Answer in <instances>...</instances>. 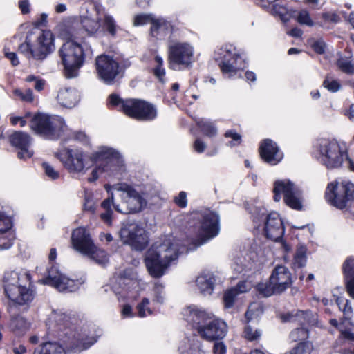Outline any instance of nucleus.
<instances>
[{
	"label": "nucleus",
	"mask_w": 354,
	"mask_h": 354,
	"mask_svg": "<svg viewBox=\"0 0 354 354\" xmlns=\"http://www.w3.org/2000/svg\"><path fill=\"white\" fill-rule=\"evenodd\" d=\"M61 104L63 106L71 108L77 103L76 97L72 92L66 91L60 95Z\"/></svg>",
	"instance_id": "obj_44"
},
{
	"label": "nucleus",
	"mask_w": 354,
	"mask_h": 354,
	"mask_svg": "<svg viewBox=\"0 0 354 354\" xmlns=\"http://www.w3.org/2000/svg\"><path fill=\"white\" fill-rule=\"evenodd\" d=\"M8 49L6 48H4L3 49L5 57L9 60H10L12 66H18L19 64V61L18 59L17 54L14 52H8Z\"/></svg>",
	"instance_id": "obj_57"
},
{
	"label": "nucleus",
	"mask_w": 354,
	"mask_h": 354,
	"mask_svg": "<svg viewBox=\"0 0 354 354\" xmlns=\"http://www.w3.org/2000/svg\"><path fill=\"white\" fill-rule=\"evenodd\" d=\"M176 257L172 255L166 256L163 260L158 251L149 249L146 252L144 262L149 275L158 279L164 275L165 270Z\"/></svg>",
	"instance_id": "obj_15"
},
{
	"label": "nucleus",
	"mask_w": 354,
	"mask_h": 354,
	"mask_svg": "<svg viewBox=\"0 0 354 354\" xmlns=\"http://www.w3.org/2000/svg\"><path fill=\"white\" fill-rule=\"evenodd\" d=\"M313 350V344L310 341L298 342L286 354H311Z\"/></svg>",
	"instance_id": "obj_36"
},
{
	"label": "nucleus",
	"mask_w": 354,
	"mask_h": 354,
	"mask_svg": "<svg viewBox=\"0 0 354 354\" xmlns=\"http://www.w3.org/2000/svg\"><path fill=\"white\" fill-rule=\"evenodd\" d=\"M194 59V48L188 43L176 42L168 48V67L171 70L189 68Z\"/></svg>",
	"instance_id": "obj_11"
},
{
	"label": "nucleus",
	"mask_w": 354,
	"mask_h": 354,
	"mask_svg": "<svg viewBox=\"0 0 354 354\" xmlns=\"http://www.w3.org/2000/svg\"><path fill=\"white\" fill-rule=\"evenodd\" d=\"M95 71L97 77L106 85L115 84L122 77L124 68L113 55L105 53L95 57Z\"/></svg>",
	"instance_id": "obj_6"
},
{
	"label": "nucleus",
	"mask_w": 354,
	"mask_h": 354,
	"mask_svg": "<svg viewBox=\"0 0 354 354\" xmlns=\"http://www.w3.org/2000/svg\"><path fill=\"white\" fill-rule=\"evenodd\" d=\"M10 328L17 335H23L30 328V323L24 317L17 315L10 319Z\"/></svg>",
	"instance_id": "obj_28"
},
{
	"label": "nucleus",
	"mask_w": 354,
	"mask_h": 354,
	"mask_svg": "<svg viewBox=\"0 0 354 354\" xmlns=\"http://www.w3.org/2000/svg\"><path fill=\"white\" fill-rule=\"evenodd\" d=\"M270 277L271 283H274L280 294L290 288L292 283V274L284 266H277Z\"/></svg>",
	"instance_id": "obj_24"
},
{
	"label": "nucleus",
	"mask_w": 354,
	"mask_h": 354,
	"mask_svg": "<svg viewBox=\"0 0 354 354\" xmlns=\"http://www.w3.org/2000/svg\"><path fill=\"white\" fill-rule=\"evenodd\" d=\"M317 149L324 165L328 169L339 168L342 165L346 151L341 149L339 142L335 139H319Z\"/></svg>",
	"instance_id": "obj_12"
},
{
	"label": "nucleus",
	"mask_w": 354,
	"mask_h": 354,
	"mask_svg": "<svg viewBox=\"0 0 354 354\" xmlns=\"http://www.w3.org/2000/svg\"><path fill=\"white\" fill-rule=\"evenodd\" d=\"M90 160L93 163L100 162V165L106 166L108 171H115L122 162L121 156L118 151L113 148L104 147L93 153Z\"/></svg>",
	"instance_id": "obj_19"
},
{
	"label": "nucleus",
	"mask_w": 354,
	"mask_h": 354,
	"mask_svg": "<svg viewBox=\"0 0 354 354\" xmlns=\"http://www.w3.org/2000/svg\"><path fill=\"white\" fill-rule=\"evenodd\" d=\"M71 241L73 248L83 254L91 252L95 245L89 233L84 227H82L73 231Z\"/></svg>",
	"instance_id": "obj_22"
},
{
	"label": "nucleus",
	"mask_w": 354,
	"mask_h": 354,
	"mask_svg": "<svg viewBox=\"0 0 354 354\" xmlns=\"http://www.w3.org/2000/svg\"><path fill=\"white\" fill-rule=\"evenodd\" d=\"M44 284L57 288L59 291L74 292L79 288L78 281L69 279L52 265L47 270V275L42 279Z\"/></svg>",
	"instance_id": "obj_16"
},
{
	"label": "nucleus",
	"mask_w": 354,
	"mask_h": 354,
	"mask_svg": "<svg viewBox=\"0 0 354 354\" xmlns=\"http://www.w3.org/2000/svg\"><path fill=\"white\" fill-rule=\"evenodd\" d=\"M41 166L46 176L50 180H55L59 178V172L56 171L49 163L44 162Z\"/></svg>",
	"instance_id": "obj_51"
},
{
	"label": "nucleus",
	"mask_w": 354,
	"mask_h": 354,
	"mask_svg": "<svg viewBox=\"0 0 354 354\" xmlns=\"http://www.w3.org/2000/svg\"><path fill=\"white\" fill-rule=\"evenodd\" d=\"M153 17L151 14H140L137 15L134 17L133 24L134 26H142L151 23Z\"/></svg>",
	"instance_id": "obj_52"
},
{
	"label": "nucleus",
	"mask_w": 354,
	"mask_h": 354,
	"mask_svg": "<svg viewBox=\"0 0 354 354\" xmlns=\"http://www.w3.org/2000/svg\"><path fill=\"white\" fill-rule=\"evenodd\" d=\"M127 203L130 213H137L140 212L146 206L147 202L141 195L140 200L136 198L127 199Z\"/></svg>",
	"instance_id": "obj_41"
},
{
	"label": "nucleus",
	"mask_w": 354,
	"mask_h": 354,
	"mask_svg": "<svg viewBox=\"0 0 354 354\" xmlns=\"http://www.w3.org/2000/svg\"><path fill=\"white\" fill-rule=\"evenodd\" d=\"M189 319L193 328L199 334L200 329L206 327L213 317L205 310L193 308L190 310Z\"/></svg>",
	"instance_id": "obj_25"
},
{
	"label": "nucleus",
	"mask_w": 354,
	"mask_h": 354,
	"mask_svg": "<svg viewBox=\"0 0 354 354\" xmlns=\"http://www.w3.org/2000/svg\"><path fill=\"white\" fill-rule=\"evenodd\" d=\"M346 279V290L353 299H354V277H348Z\"/></svg>",
	"instance_id": "obj_63"
},
{
	"label": "nucleus",
	"mask_w": 354,
	"mask_h": 354,
	"mask_svg": "<svg viewBox=\"0 0 354 354\" xmlns=\"http://www.w3.org/2000/svg\"><path fill=\"white\" fill-rule=\"evenodd\" d=\"M297 21L301 25H306L310 27L314 26V22L310 18L308 11L306 10H301L299 12Z\"/></svg>",
	"instance_id": "obj_47"
},
{
	"label": "nucleus",
	"mask_w": 354,
	"mask_h": 354,
	"mask_svg": "<svg viewBox=\"0 0 354 354\" xmlns=\"http://www.w3.org/2000/svg\"><path fill=\"white\" fill-rule=\"evenodd\" d=\"M107 171H108V168L106 167V166H102V165H98L91 171V176L88 178V182H89V183L95 182L99 178V174H98L99 172L104 173V172H107Z\"/></svg>",
	"instance_id": "obj_53"
},
{
	"label": "nucleus",
	"mask_w": 354,
	"mask_h": 354,
	"mask_svg": "<svg viewBox=\"0 0 354 354\" xmlns=\"http://www.w3.org/2000/svg\"><path fill=\"white\" fill-rule=\"evenodd\" d=\"M14 94L19 97L22 101L26 102H32L34 100L33 92L30 88L26 89L25 91H21L19 89H15Z\"/></svg>",
	"instance_id": "obj_50"
},
{
	"label": "nucleus",
	"mask_w": 354,
	"mask_h": 354,
	"mask_svg": "<svg viewBox=\"0 0 354 354\" xmlns=\"http://www.w3.org/2000/svg\"><path fill=\"white\" fill-rule=\"evenodd\" d=\"M262 332L259 329H254L250 324L244 326L242 337L250 342H259L261 337Z\"/></svg>",
	"instance_id": "obj_35"
},
{
	"label": "nucleus",
	"mask_w": 354,
	"mask_h": 354,
	"mask_svg": "<svg viewBox=\"0 0 354 354\" xmlns=\"http://www.w3.org/2000/svg\"><path fill=\"white\" fill-rule=\"evenodd\" d=\"M100 27L104 34L112 37H115L116 36L118 26L111 15H105L104 16Z\"/></svg>",
	"instance_id": "obj_31"
},
{
	"label": "nucleus",
	"mask_w": 354,
	"mask_h": 354,
	"mask_svg": "<svg viewBox=\"0 0 354 354\" xmlns=\"http://www.w3.org/2000/svg\"><path fill=\"white\" fill-rule=\"evenodd\" d=\"M290 337L294 342L308 341L309 330L304 327L297 328L291 331Z\"/></svg>",
	"instance_id": "obj_42"
},
{
	"label": "nucleus",
	"mask_w": 354,
	"mask_h": 354,
	"mask_svg": "<svg viewBox=\"0 0 354 354\" xmlns=\"http://www.w3.org/2000/svg\"><path fill=\"white\" fill-rule=\"evenodd\" d=\"M193 148L194 150L198 153H202L205 150L206 145L201 139L197 138L194 142Z\"/></svg>",
	"instance_id": "obj_59"
},
{
	"label": "nucleus",
	"mask_w": 354,
	"mask_h": 354,
	"mask_svg": "<svg viewBox=\"0 0 354 354\" xmlns=\"http://www.w3.org/2000/svg\"><path fill=\"white\" fill-rule=\"evenodd\" d=\"M81 26L85 30L88 37H92L98 32L100 24L98 21L86 17L81 21Z\"/></svg>",
	"instance_id": "obj_34"
},
{
	"label": "nucleus",
	"mask_w": 354,
	"mask_h": 354,
	"mask_svg": "<svg viewBox=\"0 0 354 354\" xmlns=\"http://www.w3.org/2000/svg\"><path fill=\"white\" fill-rule=\"evenodd\" d=\"M55 37L50 30H41L34 42L28 35L19 46L18 50L27 59L43 61L55 49Z\"/></svg>",
	"instance_id": "obj_3"
},
{
	"label": "nucleus",
	"mask_w": 354,
	"mask_h": 354,
	"mask_svg": "<svg viewBox=\"0 0 354 354\" xmlns=\"http://www.w3.org/2000/svg\"><path fill=\"white\" fill-rule=\"evenodd\" d=\"M196 124L201 133L208 138H213L217 134V129L212 122L201 119L196 121Z\"/></svg>",
	"instance_id": "obj_33"
},
{
	"label": "nucleus",
	"mask_w": 354,
	"mask_h": 354,
	"mask_svg": "<svg viewBox=\"0 0 354 354\" xmlns=\"http://www.w3.org/2000/svg\"><path fill=\"white\" fill-rule=\"evenodd\" d=\"M119 235L124 244L130 245L136 250L142 251L148 246L147 232L136 222L127 221L123 223Z\"/></svg>",
	"instance_id": "obj_10"
},
{
	"label": "nucleus",
	"mask_w": 354,
	"mask_h": 354,
	"mask_svg": "<svg viewBox=\"0 0 354 354\" xmlns=\"http://www.w3.org/2000/svg\"><path fill=\"white\" fill-rule=\"evenodd\" d=\"M263 232L265 236L273 241L279 242L283 239L285 227L278 213L272 212L266 216Z\"/></svg>",
	"instance_id": "obj_20"
},
{
	"label": "nucleus",
	"mask_w": 354,
	"mask_h": 354,
	"mask_svg": "<svg viewBox=\"0 0 354 354\" xmlns=\"http://www.w3.org/2000/svg\"><path fill=\"white\" fill-rule=\"evenodd\" d=\"M19 8L21 10L22 14L26 15L28 14L30 11V3L28 0H19Z\"/></svg>",
	"instance_id": "obj_64"
},
{
	"label": "nucleus",
	"mask_w": 354,
	"mask_h": 354,
	"mask_svg": "<svg viewBox=\"0 0 354 354\" xmlns=\"http://www.w3.org/2000/svg\"><path fill=\"white\" fill-rule=\"evenodd\" d=\"M163 288H164V286L162 283H155V286L153 288V291L155 292V298L153 300L160 304H162L164 301V297L162 296Z\"/></svg>",
	"instance_id": "obj_55"
},
{
	"label": "nucleus",
	"mask_w": 354,
	"mask_h": 354,
	"mask_svg": "<svg viewBox=\"0 0 354 354\" xmlns=\"http://www.w3.org/2000/svg\"><path fill=\"white\" fill-rule=\"evenodd\" d=\"M273 200L279 202L283 194V202L290 209L301 211L304 208L303 192L290 180H278L274 183Z\"/></svg>",
	"instance_id": "obj_7"
},
{
	"label": "nucleus",
	"mask_w": 354,
	"mask_h": 354,
	"mask_svg": "<svg viewBox=\"0 0 354 354\" xmlns=\"http://www.w3.org/2000/svg\"><path fill=\"white\" fill-rule=\"evenodd\" d=\"M337 66L344 73L348 75L354 74V64L349 60L340 58L337 61Z\"/></svg>",
	"instance_id": "obj_45"
},
{
	"label": "nucleus",
	"mask_w": 354,
	"mask_h": 354,
	"mask_svg": "<svg viewBox=\"0 0 354 354\" xmlns=\"http://www.w3.org/2000/svg\"><path fill=\"white\" fill-rule=\"evenodd\" d=\"M87 37L88 36L82 26L80 28H72L67 31L66 42H73L82 46L85 44Z\"/></svg>",
	"instance_id": "obj_29"
},
{
	"label": "nucleus",
	"mask_w": 354,
	"mask_h": 354,
	"mask_svg": "<svg viewBox=\"0 0 354 354\" xmlns=\"http://www.w3.org/2000/svg\"><path fill=\"white\" fill-rule=\"evenodd\" d=\"M122 189L127 194L128 199L136 198L140 200L141 194L131 185L125 184Z\"/></svg>",
	"instance_id": "obj_56"
},
{
	"label": "nucleus",
	"mask_w": 354,
	"mask_h": 354,
	"mask_svg": "<svg viewBox=\"0 0 354 354\" xmlns=\"http://www.w3.org/2000/svg\"><path fill=\"white\" fill-rule=\"evenodd\" d=\"M325 198L333 206L343 209L354 201V184L348 181L329 183Z\"/></svg>",
	"instance_id": "obj_9"
},
{
	"label": "nucleus",
	"mask_w": 354,
	"mask_h": 354,
	"mask_svg": "<svg viewBox=\"0 0 354 354\" xmlns=\"http://www.w3.org/2000/svg\"><path fill=\"white\" fill-rule=\"evenodd\" d=\"M343 273L346 279L354 277V257H348L342 266Z\"/></svg>",
	"instance_id": "obj_46"
},
{
	"label": "nucleus",
	"mask_w": 354,
	"mask_h": 354,
	"mask_svg": "<svg viewBox=\"0 0 354 354\" xmlns=\"http://www.w3.org/2000/svg\"><path fill=\"white\" fill-rule=\"evenodd\" d=\"M254 289L258 295L262 297H268L273 295L280 294L274 283H271L270 277H269L268 281L265 283H258L255 286Z\"/></svg>",
	"instance_id": "obj_30"
},
{
	"label": "nucleus",
	"mask_w": 354,
	"mask_h": 354,
	"mask_svg": "<svg viewBox=\"0 0 354 354\" xmlns=\"http://www.w3.org/2000/svg\"><path fill=\"white\" fill-rule=\"evenodd\" d=\"M33 354H66L64 347L56 342H46L37 346Z\"/></svg>",
	"instance_id": "obj_27"
},
{
	"label": "nucleus",
	"mask_w": 354,
	"mask_h": 354,
	"mask_svg": "<svg viewBox=\"0 0 354 354\" xmlns=\"http://www.w3.org/2000/svg\"><path fill=\"white\" fill-rule=\"evenodd\" d=\"M167 21L163 19H153L151 23L150 34L152 37L161 39L160 30L167 29Z\"/></svg>",
	"instance_id": "obj_37"
},
{
	"label": "nucleus",
	"mask_w": 354,
	"mask_h": 354,
	"mask_svg": "<svg viewBox=\"0 0 354 354\" xmlns=\"http://www.w3.org/2000/svg\"><path fill=\"white\" fill-rule=\"evenodd\" d=\"M91 251V252H88L85 255L93 259L99 264H105L108 262L109 258L105 250L97 248L95 245L94 248Z\"/></svg>",
	"instance_id": "obj_38"
},
{
	"label": "nucleus",
	"mask_w": 354,
	"mask_h": 354,
	"mask_svg": "<svg viewBox=\"0 0 354 354\" xmlns=\"http://www.w3.org/2000/svg\"><path fill=\"white\" fill-rule=\"evenodd\" d=\"M48 15L46 13H42L40 17L32 22V25L35 28H39L41 26L45 27L48 23Z\"/></svg>",
	"instance_id": "obj_60"
},
{
	"label": "nucleus",
	"mask_w": 354,
	"mask_h": 354,
	"mask_svg": "<svg viewBox=\"0 0 354 354\" xmlns=\"http://www.w3.org/2000/svg\"><path fill=\"white\" fill-rule=\"evenodd\" d=\"M12 227V218L0 211V250H8L13 245L15 236Z\"/></svg>",
	"instance_id": "obj_23"
},
{
	"label": "nucleus",
	"mask_w": 354,
	"mask_h": 354,
	"mask_svg": "<svg viewBox=\"0 0 354 354\" xmlns=\"http://www.w3.org/2000/svg\"><path fill=\"white\" fill-rule=\"evenodd\" d=\"M322 85L328 91L331 93L337 92L341 88V84L337 80H330L328 76H326L323 81Z\"/></svg>",
	"instance_id": "obj_48"
},
{
	"label": "nucleus",
	"mask_w": 354,
	"mask_h": 354,
	"mask_svg": "<svg viewBox=\"0 0 354 354\" xmlns=\"http://www.w3.org/2000/svg\"><path fill=\"white\" fill-rule=\"evenodd\" d=\"M10 122L12 126H16L19 124L21 127H24L27 124V121L23 116H11L10 118Z\"/></svg>",
	"instance_id": "obj_61"
},
{
	"label": "nucleus",
	"mask_w": 354,
	"mask_h": 354,
	"mask_svg": "<svg viewBox=\"0 0 354 354\" xmlns=\"http://www.w3.org/2000/svg\"><path fill=\"white\" fill-rule=\"evenodd\" d=\"M216 60L219 62L218 66L224 75L232 77L237 72L245 67V60L239 50L231 44H225L217 51Z\"/></svg>",
	"instance_id": "obj_8"
},
{
	"label": "nucleus",
	"mask_w": 354,
	"mask_h": 354,
	"mask_svg": "<svg viewBox=\"0 0 354 354\" xmlns=\"http://www.w3.org/2000/svg\"><path fill=\"white\" fill-rule=\"evenodd\" d=\"M107 106L137 121H152L158 115L156 106L149 102L138 98L123 99L116 93L109 96Z\"/></svg>",
	"instance_id": "obj_2"
},
{
	"label": "nucleus",
	"mask_w": 354,
	"mask_h": 354,
	"mask_svg": "<svg viewBox=\"0 0 354 354\" xmlns=\"http://www.w3.org/2000/svg\"><path fill=\"white\" fill-rule=\"evenodd\" d=\"M214 279H207L205 277H199L196 279V283L201 291L203 293L211 294L214 290Z\"/></svg>",
	"instance_id": "obj_39"
},
{
	"label": "nucleus",
	"mask_w": 354,
	"mask_h": 354,
	"mask_svg": "<svg viewBox=\"0 0 354 354\" xmlns=\"http://www.w3.org/2000/svg\"><path fill=\"white\" fill-rule=\"evenodd\" d=\"M174 203L180 208H185L187 205V193L180 192L178 196L174 198Z\"/></svg>",
	"instance_id": "obj_54"
},
{
	"label": "nucleus",
	"mask_w": 354,
	"mask_h": 354,
	"mask_svg": "<svg viewBox=\"0 0 354 354\" xmlns=\"http://www.w3.org/2000/svg\"><path fill=\"white\" fill-rule=\"evenodd\" d=\"M149 299L147 297H144L141 302L137 304L136 309L138 310V317H145L147 315H151L153 314L152 310L149 307Z\"/></svg>",
	"instance_id": "obj_43"
},
{
	"label": "nucleus",
	"mask_w": 354,
	"mask_h": 354,
	"mask_svg": "<svg viewBox=\"0 0 354 354\" xmlns=\"http://www.w3.org/2000/svg\"><path fill=\"white\" fill-rule=\"evenodd\" d=\"M62 73L67 79L77 77L86 62V53L81 44L64 42L58 50Z\"/></svg>",
	"instance_id": "obj_4"
},
{
	"label": "nucleus",
	"mask_w": 354,
	"mask_h": 354,
	"mask_svg": "<svg viewBox=\"0 0 354 354\" xmlns=\"http://www.w3.org/2000/svg\"><path fill=\"white\" fill-rule=\"evenodd\" d=\"M259 154L262 161L271 166L279 164L283 158V153L272 140L266 138L260 142Z\"/></svg>",
	"instance_id": "obj_18"
},
{
	"label": "nucleus",
	"mask_w": 354,
	"mask_h": 354,
	"mask_svg": "<svg viewBox=\"0 0 354 354\" xmlns=\"http://www.w3.org/2000/svg\"><path fill=\"white\" fill-rule=\"evenodd\" d=\"M227 332L226 323L220 319L213 317L206 327L200 329L199 336L207 342H216L223 339Z\"/></svg>",
	"instance_id": "obj_21"
},
{
	"label": "nucleus",
	"mask_w": 354,
	"mask_h": 354,
	"mask_svg": "<svg viewBox=\"0 0 354 354\" xmlns=\"http://www.w3.org/2000/svg\"><path fill=\"white\" fill-rule=\"evenodd\" d=\"M10 145L18 150L17 156L20 160L31 158L34 152L30 149L31 144L30 136L24 131H14L8 136Z\"/></svg>",
	"instance_id": "obj_17"
},
{
	"label": "nucleus",
	"mask_w": 354,
	"mask_h": 354,
	"mask_svg": "<svg viewBox=\"0 0 354 354\" xmlns=\"http://www.w3.org/2000/svg\"><path fill=\"white\" fill-rule=\"evenodd\" d=\"M196 238L193 240L195 245L205 244L216 237L220 232V216L218 212L205 209L197 214L196 222L194 224Z\"/></svg>",
	"instance_id": "obj_5"
},
{
	"label": "nucleus",
	"mask_w": 354,
	"mask_h": 354,
	"mask_svg": "<svg viewBox=\"0 0 354 354\" xmlns=\"http://www.w3.org/2000/svg\"><path fill=\"white\" fill-rule=\"evenodd\" d=\"M225 138H232V141L229 142L231 147L239 145L242 142V136L240 133H237L234 129H230L225 132Z\"/></svg>",
	"instance_id": "obj_49"
},
{
	"label": "nucleus",
	"mask_w": 354,
	"mask_h": 354,
	"mask_svg": "<svg viewBox=\"0 0 354 354\" xmlns=\"http://www.w3.org/2000/svg\"><path fill=\"white\" fill-rule=\"evenodd\" d=\"M313 50L319 55H322L325 52V44L323 41H316L312 45Z\"/></svg>",
	"instance_id": "obj_62"
},
{
	"label": "nucleus",
	"mask_w": 354,
	"mask_h": 354,
	"mask_svg": "<svg viewBox=\"0 0 354 354\" xmlns=\"http://www.w3.org/2000/svg\"><path fill=\"white\" fill-rule=\"evenodd\" d=\"M154 60L157 64L156 66L152 69L153 75L159 80V82L163 83L165 82V69L163 66V59L159 55H156Z\"/></svg>",
	"instance_id": "obj_40"
},
{
	"label": "nucleus",
	"mask_w": 354,
	"mask_h": 354,
	"mask_svg": "<svg viewBox=\"0 0 354 354\" xmlns=\"http://www.w3.org/2000/svg\"><path fill=\"white\" fill-rule=\"evenodd\" d=\"M3 288L6 296L13 304L19 306L29 305L36 294L32 276L28 270L24 268L5 272Z\"/></svg>",
	"instance_id": "obj_1"
},
{
	"label": "nucleus",
	"mask_w": 354,
	"mask_h": 354,
	"mask_svg": "<svg viewBox=\"0 0 354 354\" xmlns=\"http://www.w3.org/2000/svg\"><path fill=\"white\" fill-rule=\"evenodd\" d=\"M244 208L250 214V218L254 224L260 226L263 222L266 221V217L268 214L265 207L257 206L246 201L244 203Z\"/></svg>",
	"instance_id": "obj_26"
},
{
	"label": "nucleus",
	"mask_w": 354,
	"mask_h": 354,
	"mask_svg": "<svg viewBox=\"0 0 354 354\" xmlns=\"http://www.w3.org/2000/svg\"><path fill=\"white\" fill-rule=\"evenodd\" d=\"M244 285V282H239L237 287L231 288L225 291L223 295V303L225 308H232L234 304L235 298L239 292H243L245 290H241V286Z\"/></svg>",
	"instance_id": "obj_32"
},
{
	"label": "nucleus",
	"mask_w": 354,
	"mask_h": 354,
	"mask_svg": "<svg viewBox=\"0 0 354 354\" xmlns=\"http://www.w3.org/2000/svg\"><path fill=\"white\" fill-rule=\"evenodd\" d=\"M63 121L37 112L29 121L30 128L36 133L47 137L55 136L62 127Z\"/></svg>",
	"instance_id": "obj_13"
},
{
	"label": "nucleus",
	"mask_w": 354,
	"mask_h": 354,
	"mask_svg": "<svg viewBox=\"0 0 354 354\" xmlns=\"http://www.w3.org/2000/svg\"><path fill=\"white\" fill-rule=\"evenodd\" d=\"M227 348L226 346L222 342H216L214 343L213 346L214 354H226Z\"/></svg>",
	"instance_id": "obj_58"
},
{
	"label": "nucleus",
	"mask_w": 354,
	"mask_h": 354,
	"mask_svg": "<svg viewBox=\"0 0 354 354\" xmlns=\"http://www.w3.org/2000/svg\"><path fill=\"white\" fill-rule=\"evenodd\" d=\"M56 157L69 173L85 171L86 155L82 150L66 148L57 153Z\"/></svg>",
	"instance_id": "obj_14"
}]
</instances>
